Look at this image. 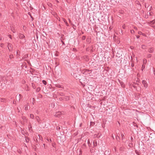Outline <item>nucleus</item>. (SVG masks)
I'll return each instance as SVG.
<instances>
[{
	"mask_svg": "<svg viewBox=\"0 0 155 155\" xmlns=\"http://www.w3.org/2000/svg\"><path fill=\"white\" fill-rule=\"evenodd\" d=\"M118 2V0H111L109 3L111 5H116Z\"/></svg>",
	"mask_w": 155,
	"mask_h": 155,
	"instance_id": "1",
	"label": "nucleus"
},
{
	"mask_svg": "<svg viewBox=\"0 0 155 155\" xmlns=\"http://www.w3.org/2000/svg\"><path fill=\"white\" fill-rule=\"evenodd\" d=\"M18 36L19 37V38L21 39H24L23 41V43H25L26 42V40L25 39H24L25 38V35L22 34L21 33H19L18 35Z\"/></svg>",
	"mask_w": 155,
	"mask_h": 155,
	"instance_id": "2",
	"label": "nucleus"
},
{
	"mask_svg": "<svg viewBox=\"0 0 155 155\" xmlns=\"http://www.w3.org/2000/svg\"><path fill=\"white\" fill-rule=\"evenodd\" d=\"M8 48L9 50L10 51H11L13 50V46L10 43H8Z\"/></svg>",
	"mask_w": 155,
	"mask_h": 155,
	"instance_id": "3",
	"label": "nucleus"
},
{
	"mask_svg": "<svg viewBox=\"0 0 155 155\" xmlns=\"http://www.w3.org/2000/svg\"><path fill=\"white\" fill-rule=\"evenodd\" d=\"M142 83L143 85V86L144 87L147 88V84L146 81L145 80H143L142 81Z\"/></svg>",
	"mask_w": 155,
	"mask_h": 155,
	"instance_id": "4",
	"label": "nucleus"
},
{
	"mask_svg": "<svg viewBox=\"0 0 155 155\" xmlns=\"http://www.w3.org/2000/svg\"><path fill=\"white\" fill-rule=\"evenodd\" d=\"M154 51V48L153 47L150 48H149L148 51L150 53H153Z\"/></svg>",
	"mask_w": 155,
	"mask_h": 155,
	"instance_id": "5",
	"label": "nucleus"
},
{
	"mask_svg": "<svg viewBox=\"0 0 155 155\" xmlns=\"http://www.w3.org/2000/svg\"><path fill=\"white\" fill-rule=\"evenodd\" d=\"M101 136V134L100 135L99 134H95L94 135L93 137L95 138H99V137H100Z\"/></svg>",
	"mask_w": 155,
	"mask_h": 155,
	"instance_id": "6",
	"label": "nucleus"
},
{
	"mask_svg": "<svg viewBox=\"0 0 155 155\" xmlns=\"http://www.w3.org/2000/svg\"><path fill=\"white\" fill-rule=\"evenodd\" d=\"M61 114V112H58L56 113L54 116L57 117H59Z\"/></svg>",
	"mask_w": 155,
	"mask_h": 155,
	"instance_id": "7",
	"label": "nucleus"
},
{
	"mask_svg": "<svg viewBox=\"0 0 155 155\" xmlns=\"http://www.w3.org/2000/svg\"><path fill=\"white\" fill-rule=\"evenodd\" d=\"M35 119L38 123H41V120L38 116H36Z\"/></svg>",
	"mask_w": 155,
	"mask_h": 155,
	"instance_id": "8",
	"label": "nucleus"
},
{
	"mask_svg": "<svg viewBox=\"0 0 155 155\" xmlns=\"http://www.w3.org/2000/svg\"><path fill=\"white\" fill-rule=\"evenodd\" d=\"M6 99L5 98H0V101L2 102H6Z\"/></svg>",
	"mask_w": 155,
	"mask_h": 155,
	"instance_id": "9",
	"label": "nucleus"
},
{
	"mask_svg": "<svg viewBox=\"0 0 155 155\" xmlns=\"http://www.w3.org/2000/svg\"><path fill=\"white\" fill-rule=\"evenodd\" d=\"M21 94H19V95H17L16 96V100L17 101V98H18V100L19 101L20 99V97H21Z\"/></svg>",
	"mask_w": 155,
	"mask_h": 155,
	"instance_id": "10",
	"label": "nucleus"
},
{
	"mask_svg": "<svg viewBox=\"0 0 155 155\" xmlns=\"http://www.w3.org/2000/svg\"><path fill=\"white\" fill-rule=\"evenodd\" d=\"M69 97L68 96H65L64 97V99H65V101L69 100Z\"/></svg>",
	"mask_w": 155,
	"mask_h": 155,
	"instance_id": "11",
	"label": "nucleus"
},
{
	"mask_svg": "<svg viewBox=\"0 0 155 155\" xmlns=\"http://www.w3.org/2000/svg\"><path fill=\"white\" fill-rule=\"evenodd\" d=\"M63 20L64 21V23H65L66 25L67 26H69V25H68V23H67L66 19H65L64 18H63Z\"/></svg>",
	"mask_w": 155,
	"mask_h": 155,
	"instance_id": "12",
	"label": "nucleus"
},
{
	"mask_svg": "<svg viewBox=\"0 0 155 155\" xmlns=\"http://www.w3.org/2000/svg\"><path fill=\"white\" fill-rule=\"evenodd\" d=\"M25 140L28 143L29 142V139L28 137H25Z\"/></svg>",
	"mask_w": 155,
	"mask_h": 155,
	"instance_id": "13",
	"label": "nucleus"
},
{
	"mask_svg": "<svg viewBox=\"0 0 155 155\" xmlns=\"http://www.w3.org/2000/svg\"><path fill=\"white\" fill-rule=\"evenodd\" d=\"M86 41L88 43H89L91 42L90 39L89 38H87L86 39Z\"/></svg>",
	"mask_w": 155,
	"mask_h": 155,
	"instance_id": "14",
	"label": "nucleus"
},
{
	"mask_svg": "<svg viewBox=\"0 0 155 155\" xmlns=\"http://www.w3.org/2000/svg\"><path fill=\"white\" fill-rule=\"evenodd\" d=\"M11 30L13 32V33H15V29L13 28H12L11 27Z\"/></svg>",
	"mask_w": 155,
	"mask_h": 155,
	"instance_id": "15",
	"label": "nucleus"
},
{
	"mask_svg": "<svg viewBox=\"0 0 155 155\" xmlns=\"http://www.w3.org/2000/svg\"><path fill=\"white\" fill-rule=\"evenodd\" d=\"M120 85H121V87H123V88L124 87V85L123 82H120Z\"/></svg>",
	"mask_w": 155,
	"mask_h": 155,
	"instance_id": "16",
	"label": "nucleus"
},
{
	"mask_svg": "<svg viewBox=\"0 0 155 155\" xmlns=\"http://www.w3.org/2000/svg\"><path fill=\"white\" fill-rule=\"evenodd\" d=\"M56 87H57L59 88H61L62 87L59 84H57L56 85Z\"/></svg>",
	"mask_w": 155,
	"mask_h": 155,
	"instance_id": "17",
	"label": "nucleus"
},
{
	"mask_svg": "<svg viewBox=\"0 0 155 155\" xmlns=\"http://www.w3.org/2000/svg\"><path fill=\"white\" fill-rule=\"evenodd\" d=\"M34 115L33 114H31L30 115V117L32 119H33L34 118Z\"/></svg>",
	"mask_w": 155,
	"mask_h": 155,
	"instance_id": "18",
	"label": "nucleus"
},
{
	"mask_svg": "<svg viewBox=\"0 0 155 155\" xmlns=\"http://www.w3.org/2000/svg\"><path fill=\"white\" fill-rule=\"evenodd\" d=\"M150 22L151 24H155V20H153L152 21H151Z\"/></svg>",
	"mask_w": 155,
	"mask_h": 155,
	"instance_id": "19",
	"label": "nucleus"
},
{
	"mask_svg": "<svg viewBox=\"0 0 155 155\" xmlns=\"http://www.w3.org/2000/svg\"><path fill=\"white\" fill-rule=\"evenodd\" d=\"M85 38H86V36H82V37L81 40H85Z\"/></svg>",
	"mask_w": 155,
	"mask_h": 155,
	"instance_id": "20",
	"label": "nucleus"
},
{
	"mask_svg": "<svg viewBox=\"0 0 155 155\" xmlns=\"http://www.w3.org/2000/svg\"><path fill=\"white\" fill-rule=\"evenodd\" d=\"M40 89H40V87H38L37 88V89H36V91L37 92H38L40 91Z\"/></svg>",
	"mask_w": 155,
	"mask_h": 155,
	"instance_id": "21",
	"label": "nucleus"
},
{
	"mask_svg": "<svg viewBox=\"0 0 155 155\" xmlns=\"http://www.w3.org/2000/svg\"><path fill=\"white\" fill-rule=\"evenodd\" d=\"M116 139H117V140L118 141H119V140H120V137L118 135H117L116 136Z\"/></svg>",
	"mask_w": 155,
	"mask_h": 155,
	"instance_id": "22",
	"label": "nucleus"
},
{
	"mask_svg": "<svg viewBox=\"0 0 155 155\" xmlns=\"http://www.w3.org/2000/svg\"><path fill=\"white\" fill-rule=\"evenodd\" d=\"M42 82L44 85H46L47 84L46 81L45 80L42 81Z\"/></svg>",
	"mask_w": 155,
	"mask_h": 155,
	"instance_id": "23",
	"label": "nucleus"
},
{
	"mask_svg": "<svg viewBox=\"0 0 155 155\" xmlns=\"http://www.w3.org/2000/svg\"><path fill=\"white\" fill-rule=\"evenodd\" d=\"M152 55L150 54H148L147 55V57L148 58H150L151 57Z\"/></svg>",
	"mask_w": 155,
	"mask_h": 155,
	"instance_id": "24",
	"label": "nucleus"
},
{
	"mask_svg": "<svg viewBox=\"0 0 155 155\" xmlns=\"http://www.w3.org/2000/svg\"><path fill=\"white\" fill-rule=\"evenodd\" d=\"M130 32L131 34H133L134 33V31L133 30H130Z\"/></svg>",
	"mask_w": 155,
	"mask_h": 155,
	"instance_id": "25",
	"label": "nucleus"
},
{
	"mask_svg": "<svg viewBox=\"0 0 155 155\" xmlns=\"http://www.w3.org/2000/svg\"><path fill=\"white\" fill-rule=\"evenodd\" d=\"M13 57V54H10L9 55V58L10 59L12 58Z\"/></svg>",
	"mask_w": 155,
	"mask_h": 155,
	"instance_id": "26",
	"label": "nucleus"
},
{
	"mask_svg": "<svg viewBox=\"0 0 155 155\" xmlns=\"http://www.w3.org/2000/svg\"><path fill=\"white\" fill-rule=\"evenodd\" d=\"M64 99V98H63L62 97H61L59 98V100L60 101H62Z\"/></svg>",
	"mask_w": 155,
	"mask_h": 155,
	"instance_id": "27",
	"label": "nucleus"
},
{
	"mask_svg": "<svg viewBox=\"0 0 155 155\" xmlns=\"http://www.w3.org/2000/svg\"><path fill=\"white\" fill-rule=\"evenodd\" d=\"M32 87L34 89H35V88L36 87L35 86V85L34 84H32Z\"/></svg>",
	"mask_w": 155,
	"mask_h": 155,
	"instance_id": "28",
	"label": "nucleus"
},
{
	"mask_svg": "<svg viewBox=\"0 0 155 155\" xmlns=\"http://www.w3.org/2000/svg\"><path fill=\"white\" fill-rule=\"evenodd\" d=\"M60 129V127L59 126H57L56 127V129L57 130H59Z\"/></svg>",
	"mask_w": 155,
	"mask_h": 155,
	"instance_id": "29",
	"label": "nucleus"
},
{
	"mask_svg": "<svg viewBox=\"0 0 155 155\" xmlns=\"http://www.w3.org/2000/svg\"><path fill=\"white\" fill-rule=\"evenodd\" d=\"M22 119H23V120H24V121H25L26 120V119L25 118V117H22Z\"/></svg>",
	"mask_w": 155,
	"mask_h": 155,
	"instance_id": "30",
	"label": "nucleus"
},
{
	"mask_svg": "<svg viewBox=\"0 0 155 155\" xmlns=\"http://www.w3.org/2000/svg\"><path fill=\"white\" fill-rule=\"evenodd\" d=\"M89 71H91V70H88L86 69L85 70V73H86V72H89Z\"/></svg>",
	"mask_w": 155,
	"mask_h": 155,
	"instance_id": "31",
	"label": "nucleus"
},
{
	"mask_svg": "<svg viewBox=\"0 0 155 155\" xmlns=\"http://www.w3.org/2000/svg\"><path fill=\"white\" fill-rule=\"evenodd\" d=\"M94 146H97V142L96 141L95 142L94 141Z\"/></svg>",
	"mask_w": 155,
	"mask_h": 155,
	"instance_id": "32",
	"label": "nucleus"
},
{
	"mask_svg": "<svg viewBox=\"0 0 155 155\" xmlns=\"http://www.w3.org/2000/svg\"><path fill=\"white\" fill-rule=\"evenodd\" d=\"M121 136L122 137V139L123 140L124 139L123 137L124 136V134H121Z\"/></svg>",
	"mask_w": 155,
	"mask_h": 155,
	"instance_id": "33",
	"label": "nucleus"
},
{
	"mask_svg": "<svg viewBox=\"0 0 155 155\" xmlns=\"http://www.w3.org/2000/svg\"><path fill=\"white\" fill-rule=\"evenodd\" d=\"M94 124H95V123L94 122H91V125L93 126L94 125Z\"/></svg>",
	"mask_w": 155,
	"mask_h": 155,
	"instance_id": "34",
	"label": "nucleus"
},
{
	"mask_svg": "<svg viewBox=\"0 0 155 155\" xmlns=\"http://www.w3.org/2000/svg\"><path fill=\"white\" fill-rule=\"evenodd\" d=\"M153 13V12H150L149 13V15L150 16H152V14Z\"/></svg>",
	"mask_w": 155,
	"mask_h": 155,
	"instance_id": "35",
	"label": "nucleus"
},
{
	"mask_svg": "<svg viewBox=\"0 0 155 155\" xmlns=\"http://www.w3.org/2000/svg\"><path fill=\"white\" fill-rule=\"evenodd\" d=\"M138 34L139 35H142L143 34L142 33V32L140 31L138 32Z\"/></svg>",
	"mask_w": 155,
	"mask_h": 155,
	"instance_id": "36",
	"label": "nucleus"
},
{
	"mask_svg": "<svg viewBox=\"0 0 155 155\" xmlns=\"http://www.w3.org/2000/svg\"><path fill=\"white\" fill-rule=\"evenodd\" d=\"M144 68H145L144 66L143 65H142V71L143 70V69H144Z\"/></svg>",
	"mask_w": 155,
	"mask_h": 155,
	"instance_id": "37",
	"label": "nucleus"
},
{
	"mask_svg": "<svg viewBox=\"0 0 155 155\" xmlns=\"http://www.w3.org/2000/svg\"><path fill=\"white\" fill-rule=\"evenodd\" d=\"M52 146L53 147H55V143H53L52 144Z\"/></svg>",
	"mask_w": 155,
	"mask_h": 155,
	"instance_id": "38",
	"label": "nucleus"
},
{
	"mask_svg": "<svg viewBox=\"0 0 155 155\" xmlns=\"http://www.w3.org/2000/svg\"><path fill=\"white\" fill-rule=\"evenodd\" d=\"M122 28L123 29H125V25L124 24L122 26Z\"/></svg>",
	"mask_w": 155,
	"mask_h": 155,
	"instance_id": "39",
	"label": "nucleus"
},
{
	"mask_svg": "<svg viewBox=\"0 0 155 155\" xmlns=\"http://www.w3.org/2000/svg\"><path fill=\"white\" fill-rule=\"evenodd\" d=\"M25 110H28V106L26 105V106H25Z\"/></svg>",
	"mask_w": 155,
	"mask_h": 155,
	"instance_id": "40",
	"label": "nucleus"
},
{
	"mask_svg": "<svg viewBox=\"0 0 155 155\" xmlns=\"http://www.w3.org/2000/svg\"><path fill=\"white\" fill-rule=\"evenodd\" d=\"M8 36L10 39H12V36H11V35H8Z\"/></svg>",
	"mask_w": 155,
	"mask_h": 155,
	"instance_id": "41",
	"label": "nucleus"
},
{
	"mask_svg": "<svg viewBox=\"0 0 155 155\" xmlns=\"http://www.w3.org/2000/svg\"><path fill=\"white\" fill-rule=\"evenodd\" d=\"M60 95H61V96H64V94L63 93H60Z\"/></svg>",
	"mask_w": 155,
	"mask_h": 155,
	"instance_id": "42",
	"label": "nucleus"
},
{
	"mask_svg": "<svg viewBox=\"0 0 155 155\" xmlns=\"http://www.w3.org/2000/svg\"><path fill=\"white\" fill-rule=\"evenodd\" d=\"M136 84H135L134 85H133V87L134 88H136Z\"/></svg>",
	"mask_w": 155,
	"mask_h": 155,
	"instance_id": "43",
	"label": "nucleus"
},
{
	"mask_svg": "<svg viewBox=\"0 0 155 155\" xmlns=\"http://www.w3.org/2000/svg\"><path fill=\"white\" fill-rule=\"evenodd\" d=\"M140 36L139 35L136 36V38L137 39L139 38H140Z\"/></svg>",
	"mask_w": 155,
	"mask_h": 155,
	"instance_id": "44",
	"label": "nucleus"
},
{
	"mask_svg": "<svg viewBox=\"0 0 155 155\" xmlns=\"http://www.w3.org/2000/svg\"><path fill=\"white\" fill-rule=\"evenodd\" d=\"M131 65L132 67H133L134 66V63H132Z\"/></svg>",
	"mask_w": 155,
	"mask_h": 155,
	"instance_id": "45",
	"label": "nucleus"
},
{
	"mask_svg": "<svg viewBox=\"0 0 155 155\" xmlns=\"http://www.w3.org/2000/svg\"><path fill=\"white\" fill-rule=\"evenodd\" d=\"M133 140H134L133 138H132V137H131V141H133Z\"/></svg>",
	"mask_w": 155,
	"mask_h": 155,
	"instance_id": "46",
	"label": "nucleus"
},
{
	"mask_svg": "<svg viewBox=\"0 0 155 155\" xmlns=\"http://www.w3.org/2000/svg\"><path fill=\"white\" fill-rule=\"evenodd\" d=\"M61 42H62V44L64 45V41H61Z\"/></svg>",
	"mask_w": 155,
	"mask_h": 155,
	"instance_id": "47",
	"label": "nucleus"
},
{
	"mask_svg": "<svg viewBox=\"0 0 155 155\" xmlns=\"http://www.w3.org/2000/svg\"><path fill=\"white\" fill-rule=\"evenodd\" d=\"M3 44H2V43L1 44V46L2 47L3 46Z\"/></svg>",
	"mask_w": 155,
	"mask_h": 155,
	"instance_id": "48",
	"label": "nucleus"
},
{
	"mask_svg": "<svg viewBox=\"0 0 155 155\" xmlns=\"http://www.w3.org/2000/svg\"><path fill=\"white\" fill-rule=\"evenodd\" d=\"M15 102H16V101H14H14H13V104H15Z\"/></svg>",
	"mask_w": 155,
	"mask_h": 155,
	"instance_id": "49",
	"label": "nucleus"
},
{
	"mask_svg": "<svg viewBox=\"0 0 155 155\" xmlns=\"http://www.w3.org/2000/svg\"><path fill=\"white\" fill-rule=\"evenodd\" d=\"M112 138L114 140V137L113 136V135L112 136Z\"/></svg>",
	"mask_w": 155,
	"mask_h": 155,
	"instance_id": "50",
	"label": "nucleus"
},
{
	"mask_svg": "<svg viewBox=\"0 0 155 155\" xmlns=\"http://www.w3.org/2000/svg\"><path fill=\"white\" fill-rule=\"evenodd\" d=\"M82 125V123L80 124V126L81 127Z\"/></svg>",
	"mask_w": 155,
	"mask_h": 155,
	"instance_id": "51",
	"label": "nucleus"
},
{
	"mask_svg": "<svg viewBox=\"0 0 155 155\" xmlns=\"http://www.w3.org/2000/svg\"><path fill=\"white\" fill-rule=\"evenodd\" d=\"M134 28L135 29H137V27H134Z\"/></svg>",
	"mask_w": 155,
	"mask_h": 155,
	"instance_id": "52",
	"label": "nucleus"
},
{
	"mask_svg": "<svg viewBox=\"0 0 155 155\" xmlns=\"http://www.w3.org/2000/svg\"><path fill=\"white\" fill-rule=\"evenodd\" d=\"M142 35H143L144 36V35H145V34H142Z\"/></svg>",
	"mask_w": 155,
	"mask_h": 155,
	"instance_id": "53",
	"label": "nucleus"
},
{
	"mask_svg": "<svg viewBox=\"0 0 155 155\" xmlns=\"http://www.w3.org/2000/svg\"><path fill=\"white\" fill-rule=\"evenodd\" d=\"M38 137H39V138H40V135H38Z\"/></svg>",
	"mask_w": 155,
	"mask_h": 155,
	"instance_id": "54",
	"label": "nucleus"
},
{
	"mask_svg": "<svg viewBox=\"0 0 155 155\" xmlns=\"http://www.w3.org/2000/svg\"><path fill=\"white\" fill-rule=\"evenodd\" d=\"M0 40H2V38H0Z\"/></svg>",
	"mask_w": 155,
	"mask_h": 155,
	"instance_id": "55",
	"label": "nucleus"
},
{
	"mask_svg": "<svg viewBox=\"0 0 155 155\" xmlns=\"http://www.w3.org/2000/svg\"><path fill=\"white\" fill-rule=\"evenodd\" d=\"M150 8H152V7H151V6H150Z\"/></svg>",
	"mask_w": 155,
	"mask_h": 155,
	"instance_id": "56",
	"label": "nucleus"
},
{
	"mask_svg": "<svg viewBox=\"0 0 155 155\" xmlns=\"http://www.w3.org/2000/svg\"><path fill=\"white\" fill-rule=\"evenodd\" d=\"M30 127H30L31 128V125L30 126Z\"/></svg>",
	"mask_w": 155,
	"mask_h": 155,
	"instance_id": "57",
	"label": "nucleus"
},
{
	"mask_svg": "<svg viewBox=\"0 0 155 155\" xmlns=\"http://www.w3.org/2000/svg\"><path fill=\"white\" fill-rule=\"evenodd\" d=\"M23 1H24V0H22Z\"/></svg>",
	"mask_w": 155,
	"mask_h": 155,
	"instance_id": "58",
	"label": "nucleus"
},
{
	"mask_svg": "<svg viewBox=\"0 0 155 155\" xmlns=\"http://www.w3.org/2000/svg\"><path fill=\"white\" fill-rule=\"evenodd\" d=\"M154 91H155V89H154Z\"/></svg>",
	"mask_w": 155,
	"mask_h": 155,
	"instance_id": "59",
	"label": "nucleus"
}]
</instances>
